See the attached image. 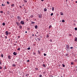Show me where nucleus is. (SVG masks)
Masks as SVG:
<instances>
[{
	"label": "nucleus",
	"instance_id": "13",
	"mask_svg": "<svg viewBox=\"0 0 77 77\" xmlns=\"http://www.w3.org/2000/svg\"><path fill=\"white\" fill-rule=\"evenodd\" d=\"M22 26H21V25H20V26H19V28L20 29H22Z\"/></svg>",
	"mask_w": 77,
	"mask_h": 77
},
{
	"label": "nucleus",
	"instance_id": "39",
	"mask_svg": "<svg viewBox=\"0 0 77 77\" xmlns=\"http://www.w3.org/2000/svg\"><path fill=\"white\" fill-rule=\"evenodd\" d=\"M42 75H39V77H42Z\"/></svg>",
	"mask_w": 77,
	"mask_h": 77
},
{
	"label": "nucleus",
	"instance_id": "54",
	"mask_svg": "<svg viewBox=\"0 0 77 77\" xmlns=\"http://www.w3.org/2000/svg\"><path fill=\"white\" fill-rule=\"evenodd\" d=\"M25 3H27V1H25Z\"/></svg>",
	"mask_w": 77,
	"mask_h": 77
},
{
	"label": "nucleus",
	"instance_id": "6",
	"mask_svg": "<svg viewBox=\"0 0 77 77\" xmlns=\"http://www.w3.org/2000/svg\"><path fill=\"white\" fill-rule=\"evenodd\" d=\"M13 54H14V56H16V55H17V53L15 52H14L13 53Z\"/></svg>",
	"mask_w": 77,
	"mask_h": 77
},
{
	"label": "nucleus",
	"instance_id": "36",
	"mask_svg": "<svg viewBox=\"0 0 77 77\" xmlns=\"http://www.w3.org/2000/svg\"><path fill=\"white\" fill-rule=\"evenodd\" d=\"M7 3L8 4V5H9V2H7Z\"/></svg>",
	"mask_w": 77,
	"mask_h": 77
},
{
	"label": "nucleus",
	"instance_id": "28",
	"mask_svg": "<svg viewBox=\"0 0 77 77\" xmlns=\"http://www.w3.org/2000/svg\"><path fill=\"white\" fill-rule=\"evenodd\" d=\"M62 22H63V23H64V22H65V20H62Z\"/></svg>",
	"mask_w": 77,
	"mask_h": 77
},
{
	"label": "nucleus",
	"instance_id": "20",
	"mask_svg": "<svg viewBox=\"0 0 77 77\" xmlns=\"http://www.w3.org/2000/svg\"><path fill=\"white\" fill-rule=\"evenodd\" d=\"M26 77H28L29 76V74H27L26 75Z\"/></svg>",
	"mask_w": 77,
	"mask_h": 77
},
{
	"label": "nucleus",
	"instance_id": "37",
	"mask_svg": "<svg viewBox=\"0 0 77 77\" xmlns=\"http://www.w3.org/2000/svg\"><path fill=\"white\" fill-rule=\"evenodd\" d=\"M63 67H65V65L63 64Z\"/></svg>",
	"mask_w": 77,
	"mask_h": 77
},
{
	"label": "nucleus",
	"instance_id": "32",
	"mask_svg": "<svg viewBox=\"0 0 77 77\" xmlns=\"http://www.w3.org/2000/svg\"><path fill=\"white\" fill-rule=\"evenodd\" d=\"M37 39L39 41H40V38H37Z\"/></svg>",
	"mask_w": 77,
	"mask_h": 77
},
{
	"label": "nucleus",
	"instance_id": "57",
	"mask_svg": "<svg viewBox=\"0 0 77 77\" xmlns=\"http://www.w3.org/2000/svg\"><path fill=\"white\" fill-rule=\"evenodd\" d=\"M18 38H20V36H19L18 37Z\"/></svg>",
	"mask_w": 77,
	"mask_h": 77
},
{
	"label": "nucleus",
	"instance_id": "12",
	"mask_svg": "<svg viewBox=\"0 0 77 77\" xmlns=\"http://www.w3.org/2000/svg\"><path fill=\"white\" fill-rule=\"evenodd\" d=\"M43 67H46L47 66L46 65H45V64H43Z\"/></svg>",
	"mask_w": 77,
	"mask_h": 77
},
{
	"label": "nucleus",
	"instance_id": "52",
	"mask_svg": "<svg viewBox=\"0 0 77 77\" xmlns=\"http://www.w3.org/2000/svg\"><path fill=\"white\" fill-rule=\"evenodd\" d=\"M9 34L10 35V34H11V32H9V33H8V34Z\"/></svg>",
	"mask_w": 77,
	"mask_h": 77
},
{
	"label": "nucleus",
	"instance_id": "31",
	"mask_svg": "<svg viewBox=\"0 0 77 77\" xmlns=\"http://www.w3.org/2000/svg\"><path fill=\"white\" fill-rule=\"evenodd\" d=\"M31 23L32 24H35V22H33V21H32V22H31Z\"/></svg>",
	"mask_w": 77,
	"mask_h": 77
},
{
	"label": "nucleus",
	"instance_id": "44",
	"mask_svg": "<svg viewBox=\"0 0 77 77\" xmlns=\"http://www.w3.org/2000/svg\"><path fill=\"white\" fill-rule=\"evenodd\" d=\"M2 69V67L0 66V69Z\"/></svg>",
	"mask_w": 77,
	"mask_h": 77
},
{
	"label": "nucleus",
	"instance_id": "48",
	"mask_svg": "<svg viewBox=\"0 0 77 77\" xmlns=\"http://www.w3.org/2000/svg\"><path fill=\"white\" fill-rule=\"evenodd\" d=\"M5 38L6 39H7V36H5Z\"/></svg>",
	"mask_w": 77,
	"mask_h": 77
},
{
	"label": "nucleus",
	"instance_id": "59",
	"mask_svg": "<svg viewBox=\"0 0 77 77\" xmlns=\"http://www.w3.org/2000/svg\"><path fill=\"white\" fill-rule=\"evenodd\" d=\"M38 32H37L36 34H38Z\"/></svg>",
	"mask_w": 77,
	"mask_h": 77
},
{
	"label": "nucleus",
	"instance_id": "41",
	"mask_svg": "<svg viewBox=\"0 0 77 77\" xmlns=\"http://www.w3.org/2000/svg\"><path fill=\"white\" fill-rule=\"evenodd\" d=\"M71 65H73V64H74V63L73 62H71Z\"/></svg>",
	"mask_w": 77,
	"mask_h": 77
},
{
	"label": "nucleus",
	"instance_id": "23",
	"mask_svg": "<svg viewBox=\"0 0 77 77\" xmlns=\"http://www.w3.org/2000/svg\"><path fill=\"white\" fill-rule=\"evenodd\" d=\"M1 57H3V54H2L1 55Z\"/></svg>",
	"mask_w": 77,
	"mask_h": 77
},
{
	"label": "nucleus",
	"instance_id": "27",
	"mask_svg": "<svg viewBox=\"0 0 77 77\" xmlns=\"http://www.w3.org/2000/svg\"><path fill=\"white\" fill-rule=\"evenodd\" d=\"M35 70H37V71H38V69H39L38 68H35Z\"/></svg>",
	"mask_w": 77,
	"mask_h": 77
},
{
	"label": "nucleus",
	"instance_id": "17",
	"mask_svg": "<svg viewBox=\"0 0 77 77\" xmlns=\"http://www.w3.org/2000/svg\"><path fill=\"white\" fill-rule=\"evenodd\" d=\"M33 15H31L30 16V17L31 18H33Z\"/></svg>",
	"mask_w": 77,
	"mask_h": 77
},
{
	"label": "nucleus",
	"instance_id": "34",
	"mask_svg": "<svg viewBox=\"0 0 77 77\" xmlns=\"http://www.w3.org/2000/svg\"><path fill=\"white\" fill-rule=\"evenodd\" d=\"M51 27V26L50 25L49 26V29H50Z\"/></svg>",
	"mask_w": 77,
	"mask_h": 77
},
{
	"label": "nucleus",
	"instance_id": "5",
	"mask_svg": "<svg viewBox=\"0 0 77 77\" xmlns=\"http://www.w3.org/2000/svg\"><path fill=\"white\" fill-rule=\"evenodd\" d=\"M38 17L39 18H42V15L41 14H40L39 15Z\"/></svg>",
	"mask_w": 77,
	"mask_h": 77
},
{
	"label": "nucleus",
	"instance_id": "2",
	"mask_svg": "<svg viewBox=\"0 0 77 77\" xmlns=\"http://www.w3.org/2000/svg\"><path fill=\"white\" fill-rule=\"evenodd\" d=\"M17 18L18 21H20V20H21V18L19 16H17Z\"/></svg>",
	"mask_w": 77,
	"mask_h": 77
},
{
	"label": "nucleus",
	"instance_id": "62",
	"mask_svg": "<svg viewBox=\"0 0 77 77\" xmlns=\"http://www.w3.org/2000/svg\"><path fill=\"white\" fill-rule=\"evenodd\" d=\"M41 38H42V37L41 36H40Z\"/></svg>",
	"mask_w": 77,
	"mask_h": 77
},
{
	"label": "nucleus",
	"instance_id": "10",
	"mask_svg": "<svg viewBox=\"0 0 77 77\" xmlns=\"http://www.w3.org/2000/svg\"><path fill=\"white\" fill-rule=\"evenodd\" d=\"M38 54H40V53H41V51H39V50L38 51Z\"/></svg>",
	"mask_w": 77,
	"mask_h": 77
},
{
	"label": "nucleus",
	"instance_id": "51",
	"mask_svg": "<svg viewBox=\"0 0 77 77\" xmlns=\"http://www.w3.org/2000/svg\"><path fill=\"white\" fill-rule=\"evenodd\" d=\"M69 36H72V35H71V34H69Z\"/></svg>",
	"mask_w": 77,
	"mask_h": 77
},
{
	"label": "nucleus",
	"instance_id": "55",
	"mask_svg": "<svg viewBox=\"0 0 77 77\" xmlns=\"http://www.w3.org/2000/svg\"><path fill=\"white\" fill-rule=\"evenodd\" d=\"M41 1H42V2H44V0H41Z\"/></svg>",
	"mask_w": 77,
	"mask_h": 77
},
{
	"label": "nucleus",
	"instance_id": "42",
	"mask_svg": "<svg viewBox=\"0 0 77 77\" xmlns=\"http://www.w3.org/2000/svg\"><path fill=\"white\" fill-rule=\"evenodd\" d=\"M7 69V68H6V66L5 67L4 69Z\"/></svg>",
	"mask_w": 77,
	"mask_h": 77
},
{
	"label": "nucleus",
	"instance_id": "60",
	"mask_svg": "<svg viewBox=\"0 0 77 77\" xmlns=\"http://www.w3.org/2000/svg\"><path fill=\"white\" fill-rule=\"evenodd\" d=\"M35 36H36V35H35Z\"/></svg>",
	"mask_w": 77,
	"mask_h": 77
},
{
	"label": "nucleus",
	"instance_id": "26",
	"mask_svg": "<svg viewBox=\"0 0 77 77\" xmlns=\"http://www.w3.org/2000/svg\"><path fill=\"white\" fill-rule=\"evenodd\" d=\"M44 11H47V9H46V8H45V9H44Z\"/></svg>",
	"mask_w": 77,
	"mask_h": 77
},
{
	"label": "nucleus",
	"instance_id": "29",
	"mask_svg": "<svg viewBox=\"0 0 77 77\" xmlns=\"http://www.w3.org/2000/svg\"><path fill=\"white\" fill-rule=\"evenodd\" d=\"M51 16H53V13H51Z\"/></svg>",
	"mask_w": 77,
	"mask_h": 77
},
{
	"label": "nucleus",
	"instance_id": "11",
	"mask_svg": "<svg viewBox=\"0 0 77 77\" xmlns=\"http://www.w3.org/2000/svg\"><path fill=\"white\" fill-rule=\"evenodd\" d=\"M35 29H38V26L36 25L35 26Z\"/></svg>",
	"mask_w": 77,
	"mask_h": 77
},
{
	"label": "nucleus",
	"instance_id": "38",
	"mask_svg": "<svg viewBox=\"0 0 77 77\" xmlns=\"http://www.w3.org/2000/svg\"><path fill=\"white\" fill-rule=\"evenodd\" d=\"M0 13H3V11H0Z\"/></svg>",
	"mask_w": 77,
	"mask_h": 77
},
{
	"label": "nucleus",
	"instance_id": "15",
	"mask_svg": "<svg viewBox=\"0 0 77 77\" xmlns=\"http://www.w3.org/2000/svg\"><path fill=\"white\" fill-rule=\"evenodd\" d=\"M11 6H12V7H14V4H12L11 5Z\"/></svg>",
	"mask_w": 77,
	"mask_h": 77
},
{
	"label": "nucleus",
	"instance_id": "53",
	"mask_svg": "<svg viewBox=\"0 0 77 77\" xmlns=\"http://www.w3.org/2000/svg\"><path fill=\"white\" fill-rule=\"evenodd\" d=\"M66 56H68V54H66Z\"/></svg>",
	"mask_w": 77,
	"mask_h": 77
},
{
	"label": "nucleus",
	"instance_id": "61",
	"mask_svg": "<svg viewBox=\"0 0 77 77\" xmlns=\"http://www.w3.org/2000/svg\"><path fill=\"white\" fill-rule=\"evenodd\" d=\"M76 3H77V1H76Z\"/></svg>",
	"mask_w": 77,
	"mask_h": 77
},
{
	"label": "nucleus",
	"instance_id": "4",
	"mask_svg": "<svg viewBox=\"0 0 77 77\" xmlns=\"http://www.w3.org/2000/svg\"><path fill=\"white\" fill-rule=\"evenodd\" d=\"M20 24L24 25V21H22L20 22Z\"/></svg>",
	"mask_w": 77,
	"mask_h": 77
},
{
	"label": "nucleus",
	"instance_id": "25",
	"mask_svg": "<svg viewBox=\"0 0 77 77\" xmlns=\"http://www.w3.org/2000/svg\"><path fill=\"white\" fill-rule=\"evenodd\" d=\"M27 50H30V47L28 48H27Z\"/></svg>",
	"mask_w": 77,
	"mask_h": 77
},
{
	"label": "nucleus",
	"instance_id": "40",
	"mask_svg": "<svg viewBox=\"0 0 77 77\" xmlns=\"http://www.w3.org/2000/svg\"><path fill=\"white\" fill-rule=\"evenodd\" d=\"M33 54L34 55H35V54H36L34 52L33 53Z\"/></svg>",
	"mask_w": 77,
	"mask_h": 77
},
{
	"label": "nucleus",
	"instance_id": "18",
	"mask_svg": "<svg viewBox=\"0 0 77 77\" xmlns=\"http://www.w3.org/2000/svg\"><path fill=\"white\" fill-rule=\"evenodd\" d=\"M46 37L47 38H48L49 37V35L48 34L47 35Z\"/></svg>",
	"mask_w": 77,
	"mask_h": 77
},
{
	"label": "nucleus",
	"instance_id": "64",
	"mask_svg": "<svg viewBox=\"0 0 77 77\" xmlns=\"http://www.w3.org/2000/svg\"><path fill=\"white\" fill-rule=\"evenodd\" d=\"M61 77H63L62 76H61Z\"/></svg>",
	"mask_w": 77,
	"mask_h": 77
},
{
	"label": "nucleus",
	"instance_id": "9",
	"mask_svg": "<svg viewBox=\"0 0 77 77\" xmlns=\"http://www.w3.org/2000/svg\"><path fill=\"white\" fill-rule=\"evenodd\" d=\"M27 29L28 30H30V28L29 27H27Z\"/></svg>",
	"mask_w": 77,
	"mask_h": 77
},
{
	"label": "nucleus",
	"instance_id": "56",
	"mask_svg": "<svg viewBox=\"0 0 77 77\" xmlns=\"http://www.w3.org/2000/svg\"><path fill=\"white\" fill-rule=\"evenodd\" d=\"M25 33H27V32L26 31V32H25Z\"/></svg>",
	"mask_w": 77,
	"mask_h": 77
},
{
	"label": "nucleus",
	"instance_id": "19",
	"mask_svg": "<svg viewBox=\"0 0 77 77\" xmlns=\"http://www.w3.org/2000/svg\"><path fill=\"white\" fill-rule=\"evenodd\" d=\"M5 24H5V23H2L3 26H5Z\"/></svg>",
	"mask_w": 77,
	"mask_h": 77
},
{
	"label": "nucleus",
	"instance_id": "63",
	"mask_svg": "<svg viewBox=\"0 0 77 77\" xmlns=\"http://www.w3.org/2000/svg\"><path fill=\"white\" fill-rule=\"evenodd\" d=\"M72 0V1H73V0Z\"/></svg>",
	"mask_w": 77,
	"mask_h": 77
},
{
	"label": "nucleus",
	"instance_id": "1",
	"mask_svg": "<svg viewBox=\"0 0 77 77\" xmlns=\"http://www.w3.org/2000/svg\"><path fill=\"white\" fill-rule=\"evenodd\" d=\"M66 50H67V51H69V46L68 45H66Z\"/></svg>",
	"mask_w": 77,
	"mask_h": 77
},
{
	"label": "nucleus",
	"instance_id": "14",
	"mask_svg": "<svg viewBox=\"0 0 77 77\" xmlns=\"http://www.w3.org/2000/svg\"><path fill=\"white\" fill-rule=\"evenodd\" d=\"M60 14L61 15H63V13H62V12H60Z\"/></svg>",
	"mask_w": 77,
	"mask_h": 77
},
{
	"label": "nucleus",
	"instance_id": "45",
	"mask_svg": "<svg viewBox=\"0 0 77 77\" xmlns=\"http://www.w3.org/2000/svg\"><path fill=\"white\" fill-rule=\"evenodd\" d=\"M44 56H46V54H44Z\"/></svg>",
	"mask_w": 77,
	"mask_h": 77
},
{
	"label": "nucleus",
	"instance_id": "50",
	"mask_svg": "<svg viewBox=\"0 0 77 77\" xmlns=\"http://www.w3.org/2000/svg\"><path fill=\"white\" fill-rule=\"evenodd\" d=\"M29 60H27V62H29Z\"/></svg>",
	"mask_w": 77,
	"mask_h": 77
},
{
	"label": "nucleus",
	"instance_id": "46",
	"mask_svg": "<svg viewBox=\"0 0 77 77\" xmlns=\"http://www.w3.org/2000/svg\"><path fill=\"white\" fill-rule=\"evenodd\" d=\"M70 48L71 49H72V48H73V47H71Z\"/></svg>",
	"mask_w": 77,
	"mask_h": 77
},
{
	"label": "nucleus",
	"instance_id": "3",
	"mask_svg": "<svg viewBox=\"0 0 77 77\" xmlns=\"http://www.w3.org/2000/svg\"><path fill=\"white\" fill-rule=\"evenodd\" d=\"M5 33L6 34L7 36H8V35H9V32H8V31H6L5 32Z\"/></svg>",
	"mask_w": 77,
	"mask_h": 77
},
{
	"label": "nucleus",
	"instance_id": "33",
	"mask_svg": "<svg viewBox=\"0 0 77 77\" xmlns=\"http://www.w3.org/2000/svg\"><path fill=\"white\" fill-rule=\"evenodd\" d=\"M50 42H52V39H50Z\"/></svg>",
	"mask_w": 77,
	"mask_h": 77
},
{
	"label": "nucleus",
	"instance_id": "30",
	"mask_svg": "<svg viewBox=\"0 0 77 77\" xmlns=\"http://www.w3.org/2000/svg\"><path fill=\"white\" fill-rule=\"evenodd\" d=\"M17 50L18 51H20V48H19L18 49H17Z\"/></svg>",
	"mask_w": 77,
	"mask_h": 77
},
{
	"label": "nucleus",
	"instance_id": "49",
	"mask_svg": "<svg viewBox=\"0 0 77 77\" xmlns=\"http://www.w3.org/2000/svg\"><path fill=\"white\" fill-rule=\"evenodd\" d=\"M26 20L27 21H29V19H26Z\"/></svg>",
	"mask_w": 77,
	"mask_h": 77
},
{
	"label": "nucleus",
	"instance_id": "7",
	"mask_svg": "<svg viewBox=\"0 0 77 77\" xmlns=\"http://www.w3.org/2000/svg\"><path fill=\"white\" fill-rule=\"evenodd\" d=\"M8 57L9 59H11V56L10 55H8Z\"/></svg>",
	"mask_w": 77,
	"mask_h": 77
},
{
	"label": "nucleus",
	"instance_id": "43",
	"mask_svg": "<svg viewBox=\"0 0 77 77\" xmlns=\"http://www.w3.org/2000/svg\"><path fill=\"white\" fill-rule=\"evenodd\" d=\"M2 64L1 61V60H0V65H1Z\"/></svg>",
	"mask_w": 77,
	"mask_h": 77
},
{
	"label": "nucleus",
	"instance_id": "22",
	"mask_svg": "<svg viewBox=\"0 0 77 77\" xmlns=\"http://www.w3.org/2000/svg\"><path fill=\"white\" fill-rule=\"evenodd\" d=\"M75 41H77V37H75Z\"/></svg>",
	"mask_w": 77,
	"mask_h": 77
},
{
	"label": "nucleus",
	"instance_id": "35",
	"mask_svg": "<svg viewBox=\"0 0 77 77\" xmlns=\"http://www.w3.org/2000/svg\"><path fill=\"white\" fill-rule=\"evenodd\" d=\"M75 30H77V28H75Z\"/></svg>",
	"mask_w": 77,
	"mask_h": 77
},
{
	"label": "nucleus",
	"instance_id": "58",
	"mask_svg": "<svg viewBox=\"0 0 77 77\" xmlns=\"http://www.w3.org/2000/svg\"><path fill=\"white\" fill-rule=\"evenodd\" d=\"M32 36H34V34H32Z\"/></svg>",
	"mask_w": 77,
	"mask_h": 77
},
{
	"label": "nucleus",
	"instance_id": "24",
	"mask_svg": "<svg viewBox=\"0 0 77 77\" xmlns=\"http://www.w3.org/2000/svg\"><path fill=\"white\" fill-rule=\"evenodd\" d=\"M5 6V5H3V4H2V6Z\"/></svg>",
	"mask_w": 77,
	"mask_h": 77
},
{
	"label": "nucleus",
	"instance_id": "47",
	"mask_svg": "<svg viewBox=\"0 0 77 77\" xmlns=\"http://www.w3.org/2000/svg\"><path fill=\"white\" fill-rule=\"evenodd\" d=\"M19 7L20 8H21L22 7L21 6H20V5L19 6Z\"/></svg>",
	"mask_w": 77,
	"mask_h": 77
},
{
	"label": "nucleus",
	"instance_id": "16",
	"mask_svg": "<svg viewBox=\"0 0 77 77\" xmlns=\"http://www.w3.org/2000/svg\"><path fill=\"white\" fill-rule=\"evenodd\" d=\"M12 66H16V65H15V64H13Z\"/></svg>",
	"mask_w": 77,
	"mask_h": 77
},
{
	"label": "nucleus",
	"instance_id": "21",
	"mask_svg": "<svg viewBox=\"0 0 77 77\" xmlns=\"http://www.w3.org/2000/svg\"><path fill=\"white\" fill-rule=\"evenodd\" d=\"M16 23L17 25L19 26V23L18 22H16Z\"/></svg>",
	"mask_w": 77,
	"mask_h": 77
},
{
	"label": "nucleus",
	"instance_id": "8",
	"mask_svg": "<svg viewBox=\"0 0 77 77\" xmlns=\"http://www.w3.org/2000/svg\"><path fill=\"white\" fill-rule=\"evenodd\" d=\"M54 7H52V11H54Z\"/></svg>",
	"mask_w": 77,
	"mask_h": 77
}]
</instances>
